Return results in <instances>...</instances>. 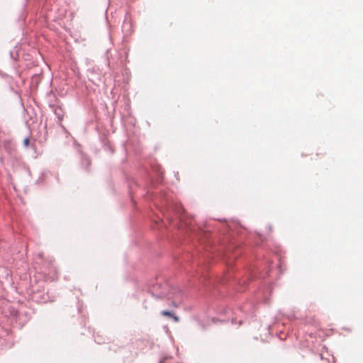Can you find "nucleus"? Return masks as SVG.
Masks as SVG:
<instances>
[{
  "label": "nucleus",
  "mask_w": 363,
  "mask_h": 363,
  "mask_svg": "<svg viewBox=\"0 0 363 363\" xmlns=\"http://www.w3.org/2000/svg\"><path fill=\"white\" fill-rule=\"evenodd\" d=\"M161 314L164 316H168V317H172V313H171L170 311H162L161 312Z\"/></svg>",
  "instance_id": "obj_1"
},
{
  "label": "nucleus",
  "mask_w": 363,
  "mask_h": 363,
  "mask_svg": "<svg viewBox=\"0 0 363 363\" xmlns=\"http://www.w3.org/2000/svg\"><path fill=\"white\" fill-rule=\"evenodd\" d=\"M29 143H30V140L28 138H25L24 140H23V143H24V145L25 146H28L29 145Z\"/></svg>",
  "instance_id": "obj_2"
},
{
  "label": "nucleus",
  "mask_w": 363,
  "mask_h": 363,
  "mask_svg": "<svg viewBox=\"0 0 363 363\" xmlns=\"http://www.w3.org/2000/svg\"><path fill=\"white\" fill-rule=\"evenodd\" d=\"M172 318H173V319H174V320L175 322H178L179 321V318L177 316L174 315L173 314H172Z\"/></svg>",
  "instance_id": "obj_3"
}]
</instances>
